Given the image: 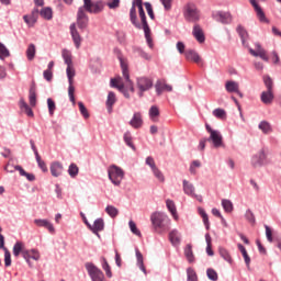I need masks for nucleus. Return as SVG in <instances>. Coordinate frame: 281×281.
Wrapping results in <instances>:
<instances>
[{"label": "nucleus", "instance_id": "nucleus-24", "mask_svg": "<svg viewBox=\"0 0 281 281\" xmlns=\"http://www.w3.org/2000/svg\"><path fill=\"white\" fill-rule=\"evenodd\" d=\"M130 19H131V22L132 24L138 29V30H143V22L142 24L137 21V11H136V8L135 5L131 8L130 10Z\"/></svg>", "mask_w": 281, "mask_h": 281}, {"label": "nucleus", "instance_id": "nucleus-2", "mask_svg": "<svg viewBox=\"0 0 281 281\" xmlns=\"http://www.w3.org/2000/svg\"><path fill=\"white\" fill-rule=\"evenodd\" d=\"M12 252L16 258L21 254L25 262L29 263L30 268H33L31 259L34 261L41 260L40 251L37 249H26L24 243L22 241H18L15 246H13Z\"/></svg>", "mask_w": 281, "mask_h": 281}, {"label": "nucleus", "instance_id": "nucleus-3", "mask_svg": "<svg viewBox=\"0 0 281 281\" xmlns=\"http://www.w3.org/2000/svg\"><path fill=\"white\" fill-rule=\"evenodd\" d=\"M132 7H134V8L137 7L138 16H140V21L143 22V31L145 33L146 43H147L149 49H154L151 31H150L149 24L147 22L146 12H144V9H143V0H133Z\"/></svg>", "mask_w": 281, "mask_h": 281}, {"label": "nucleus", "instance_id": "nucleus-59", "mask_svg": "<svg viewBox=\"0 0 281 281\" xmlns=\"http://www.w3.org/2000/svg\"><path fill=\"white\" fill-rule=\"evenodd\" d=\"M47 106H48L49 115H54L55 110H56V104L53 99H47Z\"/></svg>", "mask_w": 281, "mask_h": 281}, {"label": "nucleus", "instance_id": "nucleus-34", "mask_svg": "<svg viewBox=\"0 0 281 281\" xmlns=\"http://www.w3.org/2000/svg\"><path fill=\"white\" fill-rule=\"evenodd\" d=\"M236 32H237V34H239L243 44H246V41L249 37L248 32L246 31V29L241 25H237Z\"/></svg>", "mask_w": 281, "mask_h": 281}, {"label": "nucleus", "instance_id": "nucleus-31", "mask_svg": "<svg viewBox=\"0 0 281 281\" xmlns=\"http://www.w3.org/2000/svg\"><path fill=\"white\" fill-rule=\"evenodd\" d=\"M258 128L266 135L271 134L273 132L271 124L267 121H261L258 125Z\"/></svg>", "mask_w": 281, "mask_h": 281}, {"label": "nucleus", "instance_id": "nucleus-36", "mask_svg": "<svg viewBox=\"0 0 281 281\" xmlns=\"http://www.w3.org/2000/svg\"><path fill=\"white\" fill-rule=\"evenodd\" d=\"M226 90L228 93H235L239 90V85L236 81H227L226 82Z\"/></svg>", "mask_w": 281, "mask_h": 281}, {"label": "nucleus", "instance_id": "nucleus-9", "mask_svg": "<svg viewBox=\"0 0 281 281\" xmlns=\"http://www.w3.org/2000/svg\"><path fill=\"white\" fill-rule=\"evenodd\" d=\"M153 79L148 78V77H140L137 78V88L140 91L139 95H143V92H147L148 90H150L153 88Z\"/></svg>", "mask_w": 281, "mask_h": 281}, {"label": "nucleus", "instance_id": "nucleus-49", "mask_svg": "<svg viewBox=\"0 0 281 281\" xmlns=\"http://www.w3.org/2000/svg\"><path fill=\"white\" fill-rule=\"evenodd\" d=\"M41 15L45 20L49 21L53 19V10L50 8H44L41 10Z\"/></svg>", "mask_w": 281, "mask_h": 281}, {"label": "nucleus", "instance_id": "nucleus-42", "mask_svg": "<svg viewBox=\"0 0 281 281\" xmlns=\"http://www.w3.org/2000/svg\"><path fill=\"white\" fill-rule=\"evenodd\" d=\"M15 170H18L20 172L21 176L25 177L26 180L33 182L34 180H36V178L32 175V173H27L23 167L16 166Z\"/></svg>", "mask_w": 281, "mask_h": 281}, {"label": "nucleus", "instance_id": "nucleus-64", "mask_svg": "<svg viewBox=\"0 0 281 281\" xmlns=\"http://www.w3.org/2000/svg\"><path fill=\"white\" fill-rule=\"evenodd\" d=\"M108 7L111 10L117 9L120 7V0H110Z\"/></svg>", "mask_w": 281, "mask_h": 281}, {"label": "nucleus", "instance_id": "nucleus-44", "mask_svg": "<svg viewBox=\"0 0 281 281\" xmlns=\"http://www.w3.org/2000/svg\"><path fill=\"white\" fill-rule=\"evenodd\" d=\"M183 192H184V194H189V195H192V196L194 195V188L187 180H183Z\"/></svg>", "mask_w": 281, "mask_h": 281}, {"label": "nucleus", "instance_id": "nucleus-25", "mask_svg": "<svg viewBox=\"0 0 281 281\" xmlns=\"http://www.w3.org/2000/svg\"><path fill=\"white\" fill-rule=\"evenodd\" d=\"M215 20L222 24H231L232 23V15L227 12H218L215 15Z\"/></svg>", "mask_w": 281, "mask_h": 281}, {"label": "nucleus", "instance_id": "nucleus-32", "mask_svg": "<svg viewBox=\"0 0 281 281\" xmlns=\"http://www.w3.org/2000/svg\"><path fill=\"white\" fill-rule=\"evenodd\" d=\"M135 254H136L138 269H140L143 271V273L147 274V269H146V267H144V258H143L142 252L138 249H136Z\"/></svg>", "mask_w": 281, "mask_h": 281}, {"label": "nucleus", "instance_id": "nucleus-13", "mask_svg": "<svg viewBox=\"0 0 281 281\" xmlns=\"http://www.w3.org/2000/svg\"><path fill=\"white\" fill-rule=\"evenodd\" d=\"M206 140L213 142L215 148H221L223 146V135L218 131L211 132L210 137L206 138Z\"/></svg>", "mask_w": 281, "mask_h": 281}, {"label": "nucleus", "instance_id": "nucleus-47", "mask_svg": "<svg viewBox=\"0 0 281 281\" xmlns=\"http://www.w3.org/2000/svg\"><path fill=\"white\" fill-rule=\"evenodd\" d=\"M10 56H11L10 50H8L4 44L0 42V60H3Z\"/></svg>", "mask_w": 281, "mask_h": 281}, {"label": "nucleus", "instance_id": "nucleus-60", "mask_svg": "<svg viewBox=\"0 0 281 281\" xmlns=\"http://www.w3.org/2000/svg\"><path fill=\"white\" fill-rule=\"evenodd\" d=\"M78 104H79V110H80L81 115H82L85 119H89V117H90V114H89V112H88V110H87L85 103L79 102Z\"/></svg>", "mask_w": 281, "mask_h": 281}, {"label": "nucleus", "instance_id": "nucleus-8", "mask_svg": "<svg viewBox=\"0 0 281 281\" xmlns=\"http://www.w3.org/2000/svg\"><path fill=\"white\" fill-rule=\"evenodd\" d=\"M85 268L90 276L92 281H105L104 273L98 267H95L92 262H87Z\"/></svg>", "mask_w": 281, "mask_h": 281}, {"label": "nucleus", "instance_id": "nucleus-26", "mask_svg": "<svg viewBox=\"0 0 281 281\" xmlns=\"http://www.w3.org/2000/svg\"><path fill=\"white\" fill-rule=\"evenodd\" d=\"M34 224L37 227H44L46 229H48L49 233H54L55 232V227L53 226V224L47 221V220H35Z\"/></svg>", "mask_w": 281, "mask_h": 281}, {"label": "nucleus", "instance_id": "nucleus-30", "mask_svg": "<svg viewBox=\"0 0 281 281\" xmlns=\"http://www.w3.org/2000/svg\"><path fill=\"white\" fill-rule=\"evenodd\" d=\"M149 119H151L153 122H159V115H160V110L156 105L151 106L148 111Z\"/></svg>", "mask_w": 281, "mask_h": 281}, {"label": "nucleus", "instance_id": "nucleus-38", "mask_svg": "<svg viewBox=\"0 0 281 281\" xmlns=\"http://www.w3.org/2000/svg\"><path fill=\"white\" fill-rule=\"evenodd\" d=\"M75 76H76V70H75L74 64L72 65H67V77H68V82L69 83L75 82V79H74Z\"/></svg>", "mask_w": 281, "mask_h": 281}, {"label": "nucleus", "instance_id": "nucleus-53", "mask_svg": "<svg viewBox=\"0 0 281 281\" xmlns=\"http://www.w3.org/2000/svg\"><path fill=\"white\" fill-rule=\"evenodd\" d=\"M35 159L37 161V166L43 170V172H48V167L47 165L42 160V157L40 154H36Z\"/></svg>", "mask_w": 281, "mask_h": 281}, {"label": "nucleus", "instance_id": "nucleus-43", "mask_svg": "<svg viewBox=\"0 0 281 281\" xmlns=\"http://www.w3.org/2000/svg\"><path fill=\"white\" fill-rule=\"evenodd\" d=\"M184 256L187 261L189 262H193L194 261V256H193V251H192V246L191 245H187L184 248Z\"/></svg>", "mask_w": 281, "mask_h": 281}, {"label": "nucleus", "instance_id": "nucleus-4", "mask_svg": "<svg viewBox=\"0 0 281 281\" xmlns=\"http://www.w3.org/2000/svg\"><path fill=\"white\" fill-rule=\"evenodd\" d=\"M183 18L189 23H196L200 21V11L194 3L189 2L184 4Z\"/></svg>", "mask_w": 281, "mask_h": 281}, {"label": "nucleus", "instance_id": "nucleus-52", "mask_svg": "<svg viewBox=\"0 0 281 281\" xmlns=\"http://www.w3.org/2000/svg\"><path fill=\"white\" fill-rule=\"evenodd\" d=\"M123 139L130 148L135 149V145H133V143H132L131 132H125L124 135H123Z\"/></svg>", "mask_w": 281, "mask_h": 281}, {"label": "nucleus", "instance_id": "nucleus-40", "mask_svg": "<svg viewBox=\"0 0 281 281\" xmlns=\"http://www.w3.org/2000/svg\"><path fill=\"white\" fill-rule=\"evenodd\" d=\"M220 256L226 262H229V263L234 262V259H232L228 250L225 248H220Z\"/></svg>", "mask_w": 281, "mask_h": 281}, {"label": "nucleus", "instance_id": "nucleus-39", "mask_svg": "<svg viewBox=\"0 0 281 281\" xmlns=\"http://www.w3.org/2000/svg\"><path fill=\"white\" fill-rule=\"evenodd\" d=\"M166 204H167V207H168L169 212L171 213L172 217L178 220L177 207H176L175 202L172 200H167Z\"/></svg>", "mask_w": 281, "mask_h": 281}, {"label": "nucleus", "instance_id": "nucleus-18", "mask_svg": "<svg viewBox=\"0 0 281 281\" xmlns=\"http://www.w3.org/2000/svg\"><path fill=\"white\" fill-rule=\"evenodd\" d=\"M250 3L252 4V7H254V9H255V11H256V13H257V16H258V19H259V21L261 22V23H269V21L267 20V18H266V14H265V12L262 11V9L260 8V5L258 4V2H256V0H250Z\"/></svg>", "mask_w": 281, "mask_h": 281}, {"label": "nucleus", "instance_id": "nucleus-55", "mask_svg": "<svg viewBox=\"0 0 281 281\" xmlns=\"http://www.w3.org/2000/svg\"><path fill=\"white\" fill-rule=\"evenodd\" d=\"M206 276L211 281H217L218 280V276L217 272L213 269V268H209L206 270Z\"/></svg>", "mask_w": 281, "mask_h": 281}, {"label": "nucleus", "instance_id": "nucleus-35", "mask_svg": "<svg viewBox=\"0 0 281 281\" xmlns=\"http://www.w3.org/2000/svg\"><path fill=\"white\" fill-rule=\"evenodd\" d=\"M25 55H26V59L33 60L34 57L36 56V45L30 44L29 48H26Z\"/></svg>", "mask_w": 281, "mask_h": 281}, {"label": "nucleus", "instance_id": "nucleus-27", "mask_svg": "<svg viewBox=\"0 0 281 281\" xmlns=\"http://www.w3.org/2000/svg\"><path fill=\"white\" fill-rule=\"evenodd\" d=\"M169 240L172 246H179L181 238L180 233L177 229H173L169 233Z\"/></svg>", "mask_w": 281, "mask_h": 281}, {"label": "nucleus", "instance_id": "nucleus-61", "mask_svg": "<svg viewBox=\"0 0 281 281\" xmlns=\"http://www.w3.org/2000/svg\"><path fill=\"white\" fill-rule=\"evenodd\" d=\"M4 262L7 267L12 265L11 252L8 250V248H4Z\"/></svg>", "mask_w": 281, "mask_h": 281}, {"label": "nucleus", "instance_id": "nucleus-20", "mask_svg": "<svg viewBox=\"0 0 281 281\" xmlns=\"http://www.w3.org/2000/svg\"><path fill=\"white\" fill-rule=\"evenodd\" d=\"M274 100L273 90H266L260 94V101L263 104H272Z\"/></svg>", "mask_w": 281, "mask_h": 281}, {"label": "nucleus", "instance_id": "nucleus-62", "mask_svg": "<svg viewBox=\"0 0 281 281\" xmlns=\"http://www.w3.org/2000/svg\"><path fill=\"white\" fill-rule=\"evenodd\" d=\"M68 172L71 178H75L79 172V168L75 164H72L70 165Z\"/></svg>", "mask_w": 281, "mask_h": 281}, {"label": "nucleus", "instance_id": "nucleus-11", "mask_svg": "<svg viewBox=\"0 0 281 281\" xmlns=\"http://www.w3.org/2000/svg\"><path fill=\"white\" fill-rule=\"evenodd\" d=\"M267 160V156L263 149L259 150L258 154H255V156L251 158V165L255 168H259L265 165Z\"/></svg>", "mask_w": 281, "mask_h": 281}, {"label": "nucleus", "instance_id": "nucleus-50", "mask_svg": "<svg viewBox=\"0 0 281 281\" xmlns=\"http://www.w3.org/2000/svg\"><path fill=\"white\" fill-rule=\"evenodd\" d=\"M102 267H103V270H104L106 277L112 278L113 277L112 269H111L109 261H106L105 258H103Z\"/></svg>", "mask_w": 281, "mask_h": 281}, {"label": "nucleus", "instance_id": "nucleus-14", "mask_svg": "<svg viewBox=\"0 0 281 281\" xmlns=\"http://www.w3.org/2000/svg\"><path fill=\"white\" fill-rule=\"evenodd\" d=\"M88 228L92 231L94 235H97L98 238H101L100 232L104 229V221L103 218H98L93 222V225L88 224Z\"/></svg>", "mask_w": 281, "mask_h": 281}, {"label": "nucleus", "instance_id": "nucleus-21", "mask_svg": "<svg viewBox=\"0 0 281 281\" xmlns=\"http://www.w3.org/2000/svg\"><path fill=\"white\" fill-rule=\"evenodd\" d=\"M70 33H71V37H72L75 47H77V49H79L80 45H81V37H80L79 32L77 31V27H76L75 23H72L70 25Z\"/></svg>", "mask_w": 281, "mask_h": 281}, {"label": "nucleus", "instance_id": "nucleus-48", "mask_svg": "<svg viewBox=\"0 0 281 281\" xmlns=\"http://www.w3.org/2000/svg\"><path fill=\"white\" fill-rule=\"evenodd\" d=\"M105 212L111 218H116L119 215V210L113 205H108Z\"/></svg>", "mask_w": 281, "mask_h": 281}, {"label": "nucleus", "instance_id": "nucleus-29", "mask_svg": "<svg viewBox=\"0 0 281 281\" xmlns=\"http://www.w3.org/2000/svg\"><path fill=\"white\" fill-rule=\"evenodd\" d=\"M116 103V95L114 92H109L108 94V99H106V106H108V111L109 113H112L113 110V105Z\"/></svg>", "mask_w": 281, "mask_h": 281}, {"label": "nucleus", "instance_id": "nucleus-12", "mask_svg": "<svg viewBox=\"0 0 281 281\" xmlns=\"http://www.w3.org/2000/svg\"><path fill=\"white\" fill-rule=\"evenodd\" d=\"M88 23H89V18H88L86 11H83V8H79L77 25L79 26L80 30H85V29H87Z\"/></svg>", "mask_w": 281, "mask_h": 281}, {"label": "nucleus", "instance_id": "nucleus-56", "mask_svg": "<svg viewBox=\"0 0 281 281\" xmlns=\"http://www.w3.org/2000/svg\"><path fill=\"white\" fill-rule=\"evenodd\" d=\"M213 115H215L220 120H225L227 117L226 111L222 109L214 110Z\"/></svg>", "mask_w": 281, "mask_h": 281}, {"label": "nucleus", "instance_id": "nucleus-51", "mask_svg": "<svg viewBox=\"0 0 281 281\" xmlns=\"http://www.w3.org/2000/svg\"><path fill=\"white\" fill-rule=\"evenodd\" d=\"M75 92H76V88H75L74 83H69L68 95H69V100L72 104H76Z\"/></svg>", "mask_w": 281, "mask_h": 281}, {"label": "nucleus", "instance_id": "nucleus-63", "mask_svg": "<svg viewBox=\"0 0 281 281\" xmlns=\"http://www.w3.org/2000/svg\"><path fill=\"white\" fill-rule=\"evenodd\" d=\"M130 228H131V232L136 235V236H140V232L138 231L137 226H136V223L135 222H130Z\"/></svg>", "mask_w": 281, "mask_h": 281}, {"label": "nucleus", "instance_id": "nucleus-15", "mask_svg": "<svg viewBox=\"0 0 281 281\" xmlns=\"http://www.w3.org/2000/svg\"><path fill=\"white\" fill-rule=\"evenodd\" d=\"M192 36L196 40L199 44H203L205 42L204 31L200 24L193 25Z\"/></svg>", "mask_w": 281, "mask_h": 281}, {"label": "nucleus", "instance_id": "nucleus-16", "mask_svg": "<svg viewBox=\"0 0 281 281\" xmlns=\"http://www.w3.org/2000/svg\"><path fill=\"white\" fill-rule=\"evenodd\" d=\"M155 89L158 95H161L162 92H172V86L167 85L166 80H158L155 85Z\"/></svg>", "mask_w": 281, "mask_h": 281}, {"label": "nucleus", "instance_id": "nucleus-37", "mask_svg": "<svg viewBox=\"0 0 281 281\" xmlns=\"http://www.w3.org/2000/svg\"><path fill=\"white\" fill-rule=\"evenodd\" d=\"M30 104L31 106H36L37 104L36 87L34 85L30 89Z\"/></svg>", "mask_w": 281, "mask_h": 281}, {"label": "nucleus", "instance_id": "nucleus-6", "mask_svg": "<svg viewBox=\"0 0 281 281\" xmlns=\"http://www.w3.org/2000/svg\"><path fill=\"white\" fill-rule=\"evenodd\" d=\"M108 173H109V179L111 183L115 186H120V183H122L125 176L124 170L116 166L109 167Z\"/></svg>", "mask_w": 281, "mask_h": 281}, {"label": "nucleus", "instance_id": "nucleus-46", "mask_svg": "<svg viewBox=\"0 0 281 281\" xmlns=\"http://www.w3.org/2000/svg\"><path fill=\"white\" fill-rule=\"evenodd\" d=\"M222 207L227 213H232L234 211V203L231 200H222Z\"/></svg>", "mask_w": 281, "mask_h": 281}, {"label": "nucleus", "instance_id": "nucleus-17", "mask_svg": "<svg viewBox=\"0 0 281 281\" xmlns=\"http://www.w3.org/2000/svg\"><path fill=\"white\" fill-rule=\"evenodd\" d=\"M38 14H40L38 9H33L31 14L24 15L23 20H24L25 24L29 25V26H33L34 24H36L37 19H38Z\"/></svg>", "mask_w": 281, "mask_h": 281}, {"label": "nucleus", "instance_id": "nucleus-1", "mask_svg": "<svg viewBox=\"0 0 281 281\" xmlns=\"http://www.w3.org/2000/svg\"><path fill=\"white\" fill-rule=\"evenodd\" d=\"M121 68H122V75L125 79V85L122 81V77L112 78L110 81L111 88L117 89L127 99H130V94L127 93L126 89L130 90L132 93L135 92V88L132 85V81L130 80V74H128V66L125 63L123 58L120 59Z\"/></svg>", "mask_w": 281, "mask_h": 281}, {"label": "nucleus", "instance_id": "nucleus-22", "mask_svg": "<svg viewBox=\"0 0 281 281\" xmlns=\"http://www.w3.org/2000/svg\"><path fill=\"white\" fill-rule=\"evenodd\" d=\"M50 175H53L55 178L60 177L64 172V167L60 162L55 161L50 164L49 167Z\"/></svg>", "mask_w": 281, "mask_h": 281}, {"label": "nucleus", "instance_id": "nucleus-7", "mask_svg": "<svg viewBox=\"0 0 281 281\" xmlns=\"http://www.w3.org/2000/svg\"><path fill=\"white\" fill-rule=\"evenodd\" d=\"M166 221H167V216L161 212H155L151 215L153 226L155 227L156 232L159 234L166 231V224H165Z\"/></svg>", "mask_w": 281, "mask_h": 281}, {"label": "nucleus", "instance_id": "nucleus-23", "mask_svg": "<svg viewBox=\"0 0 281 281\" xmlns=\"http://www.w3.org/2000/svg\"><path fill=\"white\" fill-rule=\"evenodd\" d=\"M130 125L133 128H142L143 125V119H142V114L139 112H135L132 120L130 121Z\"/></svg>", "mask_w": 281, "mask_h": 281}, {"label": "nucleus", "instance_id": "nucleus-45", "mask_svg": "<svg viewBox=\"0 0 281 281\" xmlns=\"http://www.w3.org/2000/svg\"><path fill=\"white\" fill-rule=\"evenodd\" d=\"M198 213L200 216H202L205 228L210 229V218L207 217L206 212L202 207H199Z\"/></svg>", "mask_w": 281, "mask_h": 281}, {"label": "nucleus", "instance_id": "nucleus-57", "mask_svg": "<svg viewBox=\"0 0 281 281\" xmlns=\"http://www.w3.org/2000/svg\"><path fill=\"white\" fill-rule=\"evenodd\" d=\"M263 82L268 91H273V80L269 76L263 77Z\"/></svg>", "mask_w": 281, "mask_h": 281}, {"label": "nucleus", "instance_id": "nucleus-10", "mask_svg": "<svg viewBox=\"0 0 281 281\" xmlns=\"http://www.w3.org/2000/svg\"><path fill=\"white\" fill-rule=\"evenodd\" d=\"M256 50L252 48H248V52L254 56V57H259L261 60L268 61V55L267 52L262 48L260 43H255Z\"/></svg>", "mask_w": 281, "mask_h": 281}, {"label": "nucleus", "instance_id": "nucleus-28", "mask_svg": "<svg viewBox=\"0 0 281 281\" xmlns=\"http://www.w3.org/2000/svg\"><path fill=\"white\" fill-rule=\"evenodd\" d=\"M19 105H20L21 111H23L26 115H29V117H33V115H34L33 111L26 103L25 99H20Z\"/></svg>", "mask_w": 281, "mask_h": 281}, {"label": "nucleus", "instance_id": "nucleus-19", "mask_svg": "<svg viewBox=\"0 0 281 281\" xmlns=\"http://www.w3.org/2000/svg\"><path fill=\"white\" fill-rule=\"evenodd\" d=\"M184 57L187 60L194 61L198 65H200L202 63L201 56L199 55L198 52H195L193 49L186 50Z\"/></svg>", "mask_w": 281, "mask_h": 281}, {"label": "nucleus", "instance_id": "nucleus-33", "mask_svg": "<svg viewBox=\"0 0 281 281\" xmlns=\"http://www.w3.org/2000/svg\"><path fill=\"white\" fill-rule=\"evenodd\" d=\"M237 249L240 250V252H241V255L244 257L246 266L249 267L250 262H251V258L249 257L246 247L239 244V245H237Z\"/></svg>", "mask_w": 281, "mask_h": 281}, {"label": "nucleus", "instance_id": "nucleus-41", "mask_svg": "<svg viewBox=\"0 0 281 281\" xmlns=\"http://www.w3.org/2000/svg\"><path fill=\"white\" fill-rule=\"evenodd\" d=\"M61 57L64 63H66L67 66L74 65V61L71 60V53L67 49L61 50Z\"/></svg>", "mask_w": 281, "mask_h": 281}, {"label": "nucleus", "instance_id": "nucleus-58", "mask_svg": "<svg viewBox=\"0 0 281 281\" xmlns=\"http://www.w3.org/2000/svg\"><path fill=\"white\" fill-rule=\"evenodd\" d=\"M196 168H201V161L200 160H193L191 166H190V172L192 175H196L198 171H196Z\"/></svg>", "mask_w": 281, "mask_h": 281}, {"label": "nucleus", "instance_id": "nucleus-54", "mask_svg": "<svg viewBox=\"0 0 281 281\" xmlns=\"http://www.w3.org/2000/svg\"><path fill=\"white\" fill-rule=\"evenodd\" d=\"M187 280L198 281V274L192 268L187 269Z\"/></svg>", "mask_w": 281, "mask_h": 281}, {"label": "nucleus", "instance_id": "nucleus-5", "mask_svg": "<svg viewBox=\"0 0 281 281\" xmlns=\"http://www.w3.org/2000/svg\"><path fill=\"white\" fill-rule=\"evenodd\" d=\"M105 3L102 0H83V12H88L90 14H100L104 10Z\"/></svg>", "mask_w": 281, "mask_h": 281}]
</instances>
